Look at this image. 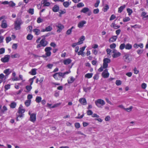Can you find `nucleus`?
<instances>
[{
  "mask_svg": "<svg viewBox=\"0 0 148 148\" xmlns=\"http://www.w3.org/2000/svg\"><path fill=\"white\" fill-rule=\"evenodd\" d=\"M70 72V71H66L63 73L59 72L54 73L53 75V77L56 80H61L62 81V78H65V75L69 74Z\"/></svg>",
  "mask_w": 148,
  "mask_h": 148,
  "instance_id": "nucleus-1",
  "label": "nucleus"
},
{
  "mask_svg": "<svg viewBox=\"0 0 148 148\" xmlns=\"http://www.w3.org/2000/svg\"><path fill=\"white\" fill-rule=\"evenodd\" d=\"M110 62V59L108 58H105L103 60V66H101L98 69L99 72H102L103 70V69H106L108 66V64Z\"/></svg>",
  "mask_w": 148,
  "mask_h": 148,
  "instance_id": "nucleus-2",
  "label": "nucleus"
},
{
  "mask_svg": "<svg viewBox=\"0 0 148 148\" xmlns=\"http://www.w3.org/2000/svg\"><path fill=\"white\" fill-rule=\"evenodd\" d=\"M23 22L20 18H17L14 22V28L16 30H19L21 29L20 25Z\"/></svg>",
  "mask_w": 148,
  "mask_h": 148,
  "instance_id": "nucleus-3",
  "label": "nucleus"
},
{
  "mask_svg": "<svg viewBox=\"0 0 148 148\" xmlns=\"http://www.w3.org/2000/svg\"><path fill=\"white\" fill-rule=\"evenodd\" d=\"M95 103L98 108H101L102 106L105 104V102L103 100L99 99L95 101Z\"/></svg>",
  "mask_w": 148,
  "mask_h": 148,
  "instance_id": "nucleus-4",
  "label": "nucleus"
},
{
  "mask_svg": "<svg viewBox=\"0 0 148 148\" xmlns=\"http://www.w3.org/2000/svg\"><path fill=\"white\" fill-rule=\"evenodd\" d=\"M47 44V42L45 38L42 39L40 42V44L37 46V48H38L41 46L45 47Z\"/></svg>",
  "mask_w": 148,
  "mask_h": 148,
  "instance_id": "nucleus-5",
  "label": "nucleus"
},
{
  "mask_svg": "<svg viewBox=\"0 0 148 148\" xmlns=\"http://www.w3.org/2000/svg\"><path fill=\"white\" fill-rule=\"evenodd\" d=\"M28 114L30 116L29 120L33 123H34L36 120V114H31L30 112H29Z\"/></svg>",
  "mask_w": 148,
  "mask_h": 148,
  "instance_id": "nucleus-6",
  "label": "nucleus"
},
{
  "mask_svg": "<svg viewBox=\"0 0 148 148\" xmlns=\"http://www.w3.org/2000/svg\"><path fill=\"white\" fill-rule=\"evenodd\" d=\"M109 73L108 71V70L106 69L102 73V76L104 78H107L109 76Z\"/></svg>",
  "mask_w": 148,
  "mask_h": 148,
  "instance_id": "nucleus-7",
  "label": "nucleus"
},
{
  "mask_svg": "<svg viewBox=\"0 0 148 148\" xmlns=\"http://www.w3.org/2000/svg\"><path fill=\"white\" fill-rule=\"evenodd\" d=\"M86 22L85 21H80L77 25V26L79 28H82L84 26V25L86 24Z\"/></svg>",
  "mask_w": 148,
  "mask_h": 148,
  "instance_id": "nucleus-8",
  "label": "nucleus"
},
{
  "mask_svg": "<svg viewBox=\"0 0 148 148\" xmlns=\"http://www.w3.org/2000/svg\"><path fill=\"white\" fill-rule=\"evenodd\" d=\"M23 106L21 104L20 105L18 109V113L19 114H22L24 113L25 111V109L23 108Z\"/></svg>",
  "mask_w": 148,
  "mask_h": 148,
  "instance_id": "nucleus-9",
  "label": "nucleus"
},
{
  "mask_svg": "<svg viewBox=\"0 0 148 148\" xmlns=\"http://www.w3.org/2000/svg\"><path fill=\"white\" fill-rule=\"evenodd\" d=\"M51 50V48L49 47L45 48V51L46 52V56H50L51 55V52L50 51Z\"/></svg>",
  "mask_w": 148,
  "mask_h": 148,
  "instance_id": "nucleus-10",
  "label": "nucleus"
},
{
  "mask_svg": "<svg viewBox=\"0 0 148 148\" xmlns=\"http://www.w3.org/2000/svg\"><path fill=\"white\" fill-rule=\"evenodd\" d=\"M10 56H5V57L2 58L1 59V61L5 63L8 62L9 61Z\"/></svg>",
  "mask_w": 148,
  "mask_h": 148,
  "instance_id": "nucleus-11",
  "label": "nucleus"
},
{
  "mask_svg": "<svg viewBox=\"0 0 148 148\" xmlns=\"http://www.w3.org/2000/svg\"><path fill=\"white\" fill-rule=\"evenodd\" d=\"M79 102L82 104L85 105L87 104L86 100L85 98H81L79 100Z\"/></svg>",
  "mask_w": 148,
  "mask_h": 148,
  "instance_id": "nucleus-12",
  "label": "nucleus"
},
{
  "mask_svg": "<svg viewBox=\"0 0 148 148\" xmlns=\"http://www.w3.org/2000/svg\"><path fill=\"white\" fill-rule=\"evenodd\" d=\"M131 56H123V59L127 63L130 62L132 60V58L130 57Z\"/></svg>",
  "mask_w": 148,
  "mask_h": 148,
  "instance_id": "nucleus-13",
  "label": "nucleus"
},
{
  "mask_svg": "<svg viewBox=\"0 0 148 148\" xmlns=\"http://www.w3.org/2000/svg\"><path fill=\"white\" fill-rule=\"evenodd\" d=\"M85 40V37L84 36H82L79 39L78 42L76 43V45H80L83 43V41Z\"/></svg>",
  "mask_w": 148,
  "mask_h": 148,
  "instance_id": "nucleus-14",
  "label": "nucleus"
},
{
  "mask_svg": "<svg viewBox=\"0 0 148 148\" xmlns=\"http://www.w3.org/2000/svg\"><path fill=\"white\" fill-rule=\"evenodd\" d=\"M115 21H114L110 25L111 27L115 29H117L120 27V25H116L115 24Z\"/></svg>",
  "mask_w": 148,
  "mask_h": 148,
  "instance_id": "nucleus-15",
  "label": "nucleus"
},
{
  "mask_svg": "<svg viewBox=\"0 0 148 148\" xmlns=\"http://www.w3.org/2000/svg\"><path fill=\"white\" fill-rule=\"evenodd\" d=\"M133 47L136 49H137L139 47H140V48L142 49L143 47V45L142 43H140L138 45L136 43L134 44Z\"/></svg>",
  "mask_w": 148,
  "mask_h": 148,
  "instance_id": "nucleus-16",
  "label": "nucleus"
},
{
  "mask_svg": "<svg viewBox=\"0 0 148 148\" xmlns=\"http://www.w3.org/2000/svg\"><path fill=\"white\" fill-rule=\"evenodd\" d=\"M117 38V36H114L110 38L109 42H113L116 41Z\"/></svg>",
  "mask_w": 148,
  "mask_h": 148,
  "instance_id": "nucleus-17",
  "label": "nucleus"
},
{
  "mask_svg": "<svg viewBox=\"0 0 148 148\" xmlns=\"http://www.w3.org/2000/svg\"><path fill=\"white\" fill-rule=\"evenodd\" d=\"M86 47L84 46L82 48H80L79 51L78 52L77 54L78 55H82L83 54V51H84Z\"/></svg>",
  "mask_w": 148,
  "mask_h": 148,
  "instance_id": "nucleus-18",
  "label": "nucleus"
},
{
  "mask_svg": "<svg viewBox=\"0 0 148 148\" xmlns=\"http://www.w3.org/2000/svg\"><path fill=\"white\" fill-rule=\"evenodd\" d=\"M56 27L59 29L57 30L58 32H61V30L62 29L64 28V26L60 24H58L56 25Z\"/></svg>",
  "mask_w": 148,
  "mask_h": 148,
  "instance_id": "nucleus-19",
  "label": "nucleus"
},
{
  "mask_svg": "<svg viewBox=\"0 0 148 148\" xmlns=\"http://www.w3.org/2000/svg\"><path fill=\"white\" fill-rule=\"evenodd\" d=\"M126 5H124L122 6H121L118 8V12L119 13H121L124 9L125 8Z\"/></svg>",
  "mask_w": 148,
  "mask_h": 148,
  "instance_id": "nucleus-20",
  "label": "nucleus"
},
{
  "mask_svg": "<svg viewBox=\"0 0 148 148\" xmlns=\"http://www.w3.org/2000/svg\"><path fill=\"white\" fill-rule=\"evenodd\" d=\"M59 8L58 6L55 5L53 8L52 10L53 12H56L59 10Z\"/></svg>",
  "mask_w": 148,
  "mask_h": 148,
  "instance_id": "nucleus-21",
  "label": "nucleus"
},
{
  "mask_svg": "<svg viewBox=\"0 0 148 148\" xmlns=\"http://www.w3.org/2000/svg\"><path fill=\"white\" fill-rule=\"evenodd\" d=\"M7 25L6 21L3 20L2 21L1 27L3 28H6L7 27Z\"/></svg>",
  "mask_w": 148,
  "mask_h": 148,
  "instance_id": "nucleus-22",
  "label": "nucleus"
},
{
  "mask_svg": "<svg viewBox=\"0 0 148 148\" xmlns=\"http://www.w3.org/2000/svg\"><path fill=\"white\" fill-rule=\"evenodd\" d=\"M112 53H114L113 56H120L121 55V53L115 49L113 50Z\"/></svg>",
  "mask_w": 148,
  "mask_h": 148,
  "instance_id": "nucleus-23",
  "label": "nucleus"
},
{
  "mask_svg": "<svg viewBox=\"0 0 148 148\" xmlns=\"http://www.w3.org/2000/svg\"><path fill=\"white\" fill-rule=\"evenodd\" d=\"M33 32L36 35H39L40 33V30L37 29H35L33 30Z\"/></svg>",
  "mask_w": 148,
  "mask_h": 148,
  "instance_id": "nucleus-24",
  "label": "nucleus"
},
{
  "mask_svg": "<svg viewBox=\"0 0 148 148\" xmlns=\"http://www.w3.org/2000/svg\"><path fill=\"white\" fill-rule=\"evenodd\" d=\"M71 62V60L69 59L65 60L63 61V63L65 65L68 64L70 63Z\"/></svg>",
  "mask_w": 148,
  "mask_h": 148,
  "instance_id": "nucleus-25",
  "label": "nucleus"
},
{
  "mask_svg": "<svg viewBox=\"0 0 148 148\" xmlns=\"http://www.w3.org/2000/svg\"><path fill=\"white\" fill-rule=\"evenodd\" d=\"M125 49L127 50H130L132 49V46L131 44L129 43H127L125 45Z\"/></svg>",
  "mask_w": 148,
  "mask_h": 148,
  "instance_id": "nucleus-26",
  "label": "nucleus"
},
{
  "mask_svg": "<svg viewBox=\"0 0 148 148\" xmlns=\"http://www.w3.org/2000/svg\"><path fill=\"white\" fill-rule=\"evenodd\" d=\"M36 69H32L31 70V71L29 72V73L32 75H35L36 74Z\"/></svg>",
  "mask_w": 148,
  "mask_h": 148,
  "instance_id": "nucleus-27",
  "label": "nucleus"
},
{
  "mask_svg": "<svg viewBox=\"0 0 148 148\" xmlns=\"http://www.w3.org/2000/svg\"><path fill=\"white\" fill-rule=\"evenodd\" d=\"M74 81L73 78L72 77H69L67 80L69 84L73 83Z\"/></svg>",
  "mask_w": 148,
  "mask_h": 148,
  "instance_id": "nucleus-28",
  "label": "nucleus"
},
{
  "mask_svg": "<svg viewBox=\"0 0 148 148\" xmlns=\"http://www.w3.org/2000/svg\"><path fill=\"white\" fill-rule=\"evenodd\" d=\"M89 11V8H88L86 7L83 8V9L81 10V12L85 13L86 12H88Z\"/></svg>",
  "mask_w": 148,
  "mask_h": 148,
  "instance_id": "nucleus-29",
  "label": "nucleus"
},
{
  "mask_svg": "<svg viewBox=\"0 0 148 148\" xmlns=\"http://www.w3.org/2000/svg\"><path fill=\"white\" fill-rule=\"evenodd\" d=\"M93 75L92 73H87L85 74V77L88 78H90L92 77Z\"/></svg>",
  "mask_w": 148,
  "mask_h": 148,
  "instance_id": "nucleus-30",
  "label": "nucleus"
},
{
  "mask_svg": "<svg viewBox=\"0 0 148 148\" xmlns=\"http://www.w3.org/2000/svg\"><path fill=\"white\" fill-rule=\"evenodd\" d=\"M42 100V98L40 96H37L35 101L37 103H39Z\"/></svg>",
  "mask_w": 148,
  "mask_h": 148,
  "instance_id": "nucleus-31",
  "label": "nucleus"
},
{
  "mask_svg": "<svg viewBox=\"0 0 148 148\" xmlns=\"http://www.w3.org/2000/svg\"><path fill=\"white\" fill-rule=\"evenodd\" d=\"M5 77V76L3 73L0 74V84L3 82V79Z\"/></svg>",
  "mask_w": 148,
  "mask_h": 148,
  "instance_id": "nucleus-32",
  "label": "nucleus"
},
{
  "mask_svg": "<svg viewBox=\"0 0 148 148\" xmlns=\"http://www.w3.org/2000/svg\"><path fill=\"white\" fill-rule=\"evenodd\" d=\"M16 106V104L15 102L11 103L10 104V106L11 108H15Z\"/></svg>",
  "mask_w": 148,
  "mask_h": 148,
  "instance_id": "nucleus-33",
  "label": "nucleus"
},
{
  "mask_svg": "<svg viewBox=\"0 0 148 148\" xmlns=\"http://www.w3.org/2000/svg\"><path fill=\"white\" fill-rule=\"evenodd\" d=\"M125 43H123L121 44L119 46V49L120 50H122L125 48Z\"/></svg>",
  "mask_w": 148,
  "mask_h": 148,
  "instance_id": "nucleus-34",
  "label": "nucleus"
},
{
  "mask_svg": "<svg viewBox=\"0 0 148 148\" xmlns=\"http://www.w3.org/2000/svg\"><path fill=\"white\" fill-rule=\"evenodd\" d=\"M31 101L29 100H26L25 102V104L27 107L29 106L30 104Z\"/></svg>",
  "mask_w": 148,
  "mask_h": 148,
  "instance_id": "nucleus-35",
  "label": "nucleus"
},
{
  "mask_svg": "<svg viewBox=\"0 0 148 148\" xmlns=\"http://www.w3.org/2000/svg\"><path fill=\"white\" fill-rule=\"evenodd\" d=\"M127 12L128 13L129 16L131 15V14L133 13L132 10L129 8H128L127 9Z\"/></svg>",
  "mask_w": 148,
  "mask_h": 148,
  "instance_id": "nucleus-36",
  "label": "nucleus"
},
{
  "mask_svg": "<svg viewBox=\"0 0 148 148\" xmlns=\"http://www.w3.org/2000/svg\"><path fill=\"white\" fill-rule=\"evenodd\" d=\"M33 36L31 34H29L27 37V38L28 40H31L33 38Z\"/></svg>",
  "mask_w": 148,
  "mask_h": 148,
  "instance_id": "nucleus-37",
  "label": "nucleus"
},
{
  "mask_svg": "<svg viewBox=\"0 0 148 148\" xmlns=\"http://www.w3.org/2000/svg\"><path fill=\"white\" fill-rule=\"evenodd\" d=\"M52 29V28L51 26H49L46 28V32H49Z\"/></svg>",
  "mask_w": 148,
  "mask_h": 148,
  "instance_id": "nucleus-38",
  "label": "nucleus"
},
{
  "mask_svg": "<svg viewBox=\"0 0 148 148\" xmlns=\"http://www.w3.org/2000/svg\"><path fill=\"white\" fill-rule=\"evenodd\" d=\"M130 18L129 17H126L123 18V21L124 22H127L130 21Z\"/></svg>",
  "mask_w": 148,
  "mask_h": 148,
  "instance_id": "nucleus-39",
  "label": "nucleus"
},
{
  "mask_svg": "<svg viewBox=\"0 0 148 148\" xmlns=\"http://www.w3.org/2000/svg\"><path fill=\"white\" fill-rule=\"evenodd\" d=\"M10 85L9 84L6 85L4 86L5 91L8 90V89H10Z\"/></svg>",
  "mask_w": 148,
  "mask_h": 148,
  "instance_id": "nucleus-40",
  "label": "nucleus"
},
{
  "mask_svg": "<svg viewBox=\"0 0 148 148\" xmlns=\"http://www.w3.org/2000/svg\"><path fill=\"white\" fill-rule=\"evenodd\" d=\"M84 6V4L82 3H79L77 4V8H80Z\"/></svg>",
  "mask_w": 148,
  "mask_h": 148,
  "instance_id": "nucleus-41",
  "label": "nucleus"
},
{
  "mask_svg": "<svg viewBox=\"0 0 148 148\" xmlns=\"http://www.w3.org/2000/svg\"><path fill=\"white\" fill-rule=\"evenodd\" d=\"M69 5V3L68 2L66 1L63 3V5L65 8L68 7Z\"/></svg>",
  "mask_w": 148,
  "mask_h": 148,
  "instance_id": "nucleus-42",
  "label": "nucleus"
},
{
  "mask_svg": "<svg viewBox=\"0 0 148 148\" xmlns=\"http://www.w3.org/2000/svg\"><path fill=\"white\" fill-rule=\"evenodd\" d=\"M9 5L11 7H13L15 5V4L14 3L13 1H11L9 2Z\"/></svg>",
  "mask_w": 148,
  "mask_h": 148,
  "instance_id": "nucleus-43",
  "label": "nucleus"
},
{
  "mask_svg": "<svg viewBox=\"0 0 148 148\" xmlns=\"http://www.w3.org/2000/svg\"><path fill=\"white\" fill-rule=\"evenodd\" d=\"M28 12L29 13L33 15L34 14V9L30 8L28 11Z\"/></svg>",
  "mask_w": 148,
  "mask_h": 148,
  "instance_id": "nucleus-44",
  "label": "nucleus"
},
{
  "mask_svg": "<svg viewBox=\"0 0 148 148\" xmlns=\"http://www.w3.org/2000/svg\"><path fill=\"white\" fill-rule=\"evenodd\" d=\"M116 45L115 43H113L110 45V47L111 49H114L115 48Z\"/></svg>",
  "mask_w": 148,
  "mask_h": 148,
  "instance_id": "nucleus-45",
  "label": "nucleus"
},
{
  "mask_svg": "<svg viewBox=\"0 0 148 148\" xmlns=\"http://www.w3.org/2000/svg\"><path fill=\"white\" fill-rule=\"evenodd\" d=\"M109 7L108 5H106L103 8V11L104 12H106L107 11V10L109 9Z\"/></svg>",
  "mask_w": 148,
  "mask_h": 148,
  "instance_id": "nucleus-46",
  "label": "nucleus"
},
{
  "mask_svg": "<svg viewBox=\"0 0 148 148\" xmlns=\"http://www.w3.org/2000/svg\"><path fill=\"white\" fill-rule=\"evenodd\" d=\"M12 40L11 38L10 37H7L5 38V40L6 42L7 43H8L10 42Z\"/></svg>",
  "mask_w": 148,
  "mask_h": 148,
  "instance_id": "nucleus-47",
  "label": "nucleus"
},
{
  "mask_svg": "<svg viewBox=\"0 0 148 148\" xmlns=\"http://www.w3.org/2000/svg\"><path fill=\"white\" fill-rule=\"evenodd\" d=\"M73 28L72 27L71 29H69L66 32V34L67 35H69L71 34V29Z\"/></svg>",
  "mask_w": 148,
  "mask_h": 148,
  "instance_id": "nucleus-48",
  "label": "nucleus"
},
{
  "mask_svg": "<svg viewBox=\"0 0 148 148\" xmlns=\"http://www.w3.org/2000/svg\"><path fill=\"white\" fill-rule=\"evenodd\" d=\"M121 84V82L120 80H116V84L117 86H119Z\"/></svg>",
  "mask_w": 148,
  "mask_h": 148,
  "instance_id": "nucleus-49",
  "label": "nucleus"
},
{
  "mask_svg": "<svg viewBox=\"0 0 148 148\" xmlns=\"http://www.w3.org/2000/svg\"><path fill=\"white\" fill-rule=\"evenodd\" d=\"M133 71H134V73L135 74H137L139 73V71L137 69L136 67H135Z\"/></svg>",
  "mask_w": 148,
  "mask_h": 148,
  "instance_id": "nucleus-50",
  "label": "nucleus"
},
{
  "mask_svg": "<svg viewBox=\"0 0 148 148\" xmlns=\"http://www.w3.org/2000/svg\"><path fill=\"white\" fill-rule=\"evenodd\" d=\"M143 49H138L137 51V52L138 54L141 55L143 52Z\"/></svg>",
  "mask_w": 148,
  "mask_h": 148,
  "instance_id": "nucleus-51",
  "label": "nucleus"
},
{
  "mask_svg": "<svg viewBox=\"0 0 148 148\" xmlns=\"http://www.w3.org/2000/svg\"><path fill=\"white\" fill-rule=\"evenodd\" d=\"M100 3L99 0H97L94 6L95 7L97 8L99 6V4Z\"/></svg>",
  "mask_w": 148,
  "mask_h": 148,
  "instance_id": "nucleus-52",
  "label": "nucleus"
},
{
  "mask_svg": "<svg viewBox=\"0 0 148 148\" xmlns=\"http://www.w3.org/2000/svg\"><path fill=\"white\" fill-rule=\"evenodd\" d=\"M44 6H48L50 5V3L49 2H47L43 4Z\"/></svg>",
  "mask_w": 148,
  "mask_h": 148,
  "instance_id": "nucleus-53",
  "label": "nucleus"
},
{
  "mask_svg": "<svg viewBox=\"0 0 148 148\" xmlns=\"http://www.w3.org/2000/svg\"><path fill=\"white\" fill-rule=\"evenodd\" d=\"M43 20L41 19L40 17H39L37 18V21L38 23H40L43 21Z\"/></svg>",
  "mask_w": 148,
  "mask_h": 148,
  "instance_id": "nucleus-54",
  "label": "nucleus"
},
{
  "mask_svg": "<svg viewBox=\"0 0 148 148\" xmlns=\"http://www.w3.org/2000/svg\"><path fill=\"white\" fill-rule=\"evenodd\" d=\"M32 88L30 86H26V88L28 91H29Z\"/></svg>",
  "mask_w": 148,
  "mask_h": 148,
  "instance_id": "nucleus-55",
  "label": "nucleus"
},
{
  "mask_svg": "<svg viewBox=\"0 0 148 148\" xmlns=\"http://www.w3.org/2000/svg\"><path fill=\"white\" fill-rule=\"evenodd\" d=\"M116 17L115 15H114V14H112L111 15V16L110 17V21H112V20H113L115 19Z\"/></svg>",
  "mask_w": 148,
  "mask_h": 148,
  "instance_id": "nucleus-56",
  "label": "nucleus"
},
{
  "mask_svg": "<svg viewBox=\"0 0 148 148\" xmlns=\"http://www.w3.org/2000/svg\"><path fill=\"white\" fill-rule=\"evenodd\" d=\"M9 69H6L4 70L3 73L6 74L7 75H8L9 74Z\"/></svg>",
  "mask_w": 148,
  "mask_h": 148,
  "instance_id": "nucleus-57",
  "label": "nucleus"
},
{
  "mask_svg": "<svg viewBox=\"0 0 148 148\" xmlns=\"http://www.w3.org/2000/svg\"><path fill=\"white\" fill-rule=\"evenodd\" d=\"M87 113L88 115H90L92 114L93 112L91 110H89L87 111Z\"/></svg>",
  "mask_w": 148,
  "mask_h": 148,
  "instance_id": "nucleus-58",
  "label": "nucleus"
},
{
  "mask_svg": "<svg viewBox=\"0 0 148 148\" xmlns=\"http://www.w3.org/2000/svg\"><path fill=\"white\" fill-rule=\"evenodd\" d=\"M99 12V9L98 8L94 9L93 11V12L95 14H98Z\"/></svg>",
  "mask_w": 148,
  "mask_h": 148,
  "instance_id": "nucleus-59",
  "label": "nucleus"
},
{
  "mask_svg": "<svg viewBox=\"0 0 148 148\" xmlns=\"http://www.w3.org/2000/svg\"><path fill=\"white\" fill-rule=\"evenodd\" d=\"M3 110H1V111L2 112L4 113L5 111H6L7 110V108L5 106H3Z\"/></svg>",
  "mask_w": 148,
  "mask_h": 148,
  "instance_id": "nucleus-60",
  "label": "nucleus"
},
{
  "mask_svg": "<svg viewBox=\"0 0 148 148\" xmlns=\"http://www.w3.org/2000/svg\"><path fill=\"white\" fill-rule=\"evenodd\" d=\"M75 126L77 128H78L80 127V124L78 123H75Z\"/></svg>",
  "mask_w": 148,
  "mask_h": 148,
  "instance_id": "nucleus-61",
  "label": "nucleus"
},
{
  "mask_svg": "<svg viewBox=\"0 0 148 148\" xmlns=\"http://www.w3.org/2000/svg\"><path fill=\"white\" fill-rule=\"evenodd\" d=\"M17 46V44H13L12 46V48L14 49H16Z\"/></svg>",
  "mask_w": 148,
  "mask_h": 148,
  "instance_id": "nucleus-62",
  "label": "nucleus"
},
{
  "mask_svg": "<svg viewBox=\"0 0 148 148\" xmlns=\"http://www.w3.org/2000/svg\"><path fill=\"white\" fill-rule=\"evenodd\" d=\"M132 73L131 72L127 73L126 74V75L129 77H130L132 75Z\"/></svg>",
  "mask_w": 148,
  "mask_h": 148,
  "instance_id": "nucleus-63",
  "label": "nucleus"
},
{
  "mask_svg": "<svg viewBox=\"0 0 148 148\" xmlns=\"http://www.w3.org/2000/svg\"><path fill=\"white\" fill-rule=\"evenodd\" d=\"M141 87L142 88L145 89L147 87V85L145 83H143L141 85Z\"/></svg>",
  "mask_w": 148,
  "mask_h": 148,
  "instance_id": "nucleus-64",
  "label": "nucleus"
}]
</instances>
